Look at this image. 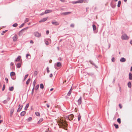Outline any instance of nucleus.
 <instances>
[{
	"label": "nucleus",
	"mask_w": 132,
	"mask_h": 132,
	"mask_svg": "<svg viewBox=\"0 0 132 132\" xmlns=\"http://www.w3.org/2000/svg\"><path fill=\"white\" fill-rule=\"evenodd\" d=\"M30 78H29L28 80H27V81L26 82V84L27 85H28L29 84V82H30Z\"/></svg>",
	"instance_id": "obj_26"
},
{
	"label": "nucleus",
	"mask_w": 132,
	"mask_h": 132,
	"mask_svg": "<svg viewBox=\"0 0 132 132\" xmlns=\"http://www.w3.org/2000/svg\"><path fill=\"white\" fill-rule=\"evenodd\" d=\"M18 38V37L17 35L16 34H15L14 35V36L13 37V41L15 42L16 41Z\"/></svg>",
	"instance_id": "obj_8"
},
{
	"label": "nucleus",
	"mask_w": 132,
	"mask_h": 132,
	"mask_svg": "<svg viewBox=\"0 0 132 132\" xmlns=\"http://www.w3.org/2000/svg\"><path fill=\"white\" fill-rule=\"evenodd\" d=\"M93 28L94 30H95L96 29V28L95 25H93Z\"/></svg>",
	"instance_id": "obj_33"
},
{
	"label": "nucleus",
	"mask_w": 132,
	"mask_h": 132,
	"mask_svg": "<svg viewBox=\"0 0 132 132\" xmlns=\"http://www.w3.org/2000/svg\"><path fill=\"white\" fill-rule=\"evenodd\" d=\"M23 106V105H21V107H19L17 110V112H20V110H21V109L22 108Z\"/></svg>",
	"instance_id": "obj_20"
},
{
	"label": "nucleus",
	"mask_w": 132,
	"mask_h": 132,
	"mask_svg": "<svg viewBox=\"0 0 132 132\" xmlns=\"http://www.w3.org/2000/svg\"><path fill=\"white\" fill-rule=\"evenodd\" d=\"M49 33V31L48 30L46 31V34L48 35V34Z\"/></svg>",
	"instance_id": "obj_58"
},
{
	"label": "nucleus",
	"mask_w": 132,
	"mask_h": 132,
	"mask_svg": "<svg viewBox=\"0 0 132 132\" xmlns=\"http://www.w3.org/2000/svg\"><path fill=\"white\" fill-rule=\"evenodd\" d=\"M39 85H36L35 87V89L36 90H37L39 88Z\"/></svg>",
	"instance_id": "obj_36"
},
{
	"label": "nucleus",
	"mask_w": 132,
	"mask_h": 132,
	"mask_svg": "<svg viewBox=\"0 0 132 132\" xmlns=\"http://www.w3.org/2000/svg\"><path fill=\"white\" fill-rule=\"evenodd\" d=\"M34 36L38 38L40 37L41 35V34L39 33L37 31H36L34 32Z\"/></svg>",
	"instance_id": "obj_4"
},
{
	"label": "nucleus",
	"mask_w": 132,
	"mask_h": 132,
	"mask_svg": "<svg viewBox=\"0 0 132 132\" xmlns=\"http://www.w3.org/2000/svg\"><path fill=\"white\" fill-rule=\"evenodd\" d=\"M9 90L10 91H12L13 90L14 87L12 86L9 87Z\"/></svg>",
	"instance_id": "obj_27"
},
{
	"label": "nucleus",
	"mask_w": 132,
	"mask_h": 132,
	"mask_svg": "<svg viewBox=\"0 0 132 132\" xmlns=\"http://www.w3.org/2000/svg\"><path fill=\"white\" fill-rule=\"evenodd\" d=\"M34 89V87H33V88L32 90V92H31V94L32 95H33V94Z\"/></svg>",
	"instance_id": "obj_50"
},
{
	"label": "nucleus",
	"mask_w": 132,
	"mask_h": 132,
	"mask_svg": "<svg viewBox=\"0 0 132 132\" xmlns=\"http://www.w3.org/2000/svg\"><path fill=\"white\" fill-rule=\"evenodd\" d=\"M71 89L72 88H71L69 92H68V93L67 94V95L68 96H69L70 95V94H71Z\"/></svg>",
	"instance_id": "obj_23"
},
{
	"label": "nucleus",
	"mask_w": 132,
	"mask_h": 132,
	"mask_svg": "<svg viewBox=\"0 0 132 132\" xmlns=\"http://www.w3.org/2000/svg\"><path fill=\"white\" fill-rule=\"evenodd\" d=\"M48 17L46 18H44L42 19L39 21V22H43L46 21Z\"/></svg>",
	"instance_id": "obj_9"
},
{
	"label": "nucleus",
	"mask_w": 132,
	"mask_h": 132,
	"mask_svg": "<svg viewBox=\"0 0 132 132\" xmlns=\"http://www.w3.org/2000/svg\"><path fill=\"white\" fill-rule=\"evenodd\" d=\"M14 108L12 109L10 111V116H12L13 114V113L14 111Z\"/></svg>",
	"instance_id": "obj_16"
},
{
	"label": "nucleus",
	"mask_w": 132,
	"mask_h": 132,
	"mask_svg": "<svg viewBox=\"0 0 132 132\" xmlns=\"http://www.w3.org/2000/svg\"><path fill=\"white\" fill-rule=\"evenodd\" d=\"M30 56V55L29 54H26V57H27V58H28V56Z\"/></svg>",
	"instance_id": "obj_53"
},
{
	"label": "nucleus",
	"mask_w": 132,
	"mask_h": 132,
	"mask_svg": "<svg viewBox=\"0 0 132 132\" xmlns=\"http://www.w3.org/2000/svg\"><path fill=\"white\" fill-rule=\"evenodd\" d=\"M120 61L121 62H124L126 61V59L125 58L122 57L120 59Z\"/></svg>",
	"instance_id": "obj_15"
},
{
	"label": "nucleus",
	"mask_w": 132,
	"mask_h": 132,
	"mask_svg": "<svg viewBox=\"0 0 132 132\" xmlns=\"http://www.w3.org/2000/svg\"><path fill=\"white\" fill-rule=\"evenodd\" d=\"M36 80H35L33 83V87H35V84H36Z\"/></svg>",
	"instance_id": "obj_29"
},
{
	"label": "nucleus",
	"mask_w": 132,
	"mask_h": 132,
	"mask_svg": "<svg viewBox=\"0 0 132 132\" xmlns=\"http://www.w3.org/2000/svg\"><path fill=\"white\" fill-rule=\"evenodd\" d=\"M71 13V12H63L61 13V14L62 15H68Z\"/></svg>",
	"instance_id": "obj_10"
},
{
	"label": "nucleus",
	"mask_w": 132,
	"mask_h": 132,
	"mask_svg": "<svg viewBox=\"0 0 132 132\" xmlns=\"http://www.w3.org/2000/svg\"><path fill=\"white\" fill-rule=\"evenodd\" d=\"M130 43L131 44H132V40H130Z\"/></svg>",
	"instance_id": "obj_63"
},
{
	"label": "nucleus",
	"mask_w": 132,
	"mask_h": 132,
	"mask_svg": "<svg viewBox=\"0 0 132 132\" xmlns=\"http://www.w3.org/2000/svg\"><path fill=\"white\" fill-rule=\"evenodd\" d=\"M37 72L36 71H35L34 72V75H35V76H36L37 74Z\"/></svg>",
	"instance_id": "obj_42"
},
{
	"label": "nucleus",
	"mask_w": 132,
	"mask_h": 132,
	"mask_svg": "<svg viewBox=\"0 0 132 132\" xmlns=\"http://www.w3.org/2000/svg\"><path fill=\"white\" fill-rule=\"evenodd\" d=\"M45 13V12H43L42 13H41L40 14V15H43Z\"/></svg>",
	"instance_id": "obj_56"
},
{
	"label": "nucleus",
	"mask_w": 132,
	"mask_h": 132,
	"mask_svg": "<svg viewBox=\"0 0 132 132\" xmlns=\"http://www.w3.org/2000/svg\"><path fill=\"white\" fill-rule=\"evenodd\" d=\"M10 98L9 97H8L6 100H5L3 101V103L4 104H6L7 102L10 100Z\"/></svg>",
	"instance_id": "obj_7"
},
{
	"label": "nucleus",
	"mask_w": 132,
	"mask_h": 132,
	"mask_svg": "<svg viewBox=\"0 0 132 132\" xmlns=\"http://www.w3.org/2000/svg\"><path fill=\"white\" fill-rule=\"evenodd\" d=\"M43 120V119L42 118H40L38 122V124L40 123L41 122H42Z\"/></svg>",
	"instance_id": "obj_28"
},
{
	"label": "nucleus",
	"mask_w": 132,
	"mask_h": 132,
	"mask_svg": "<svg viewBox=\"0 0 132 132\" xmlns=\"http://www.w3.org/2000/svg\"><path fill=\"white\" fill-rule=\"evenodd\" d=\"M29 105V103L27 104L26 106L24 108V110H26L27 109V108H28Z\"/></svg>",
	"instance_id": "obj_22"
},
{
	"label": "nucleus",
	"mask_w": 132,
	"mask_h": 132,
	"mask_svg": "<svg viewBox=\"0 0 132 132\" xmlns=\"http://www.w3.org/2000/svg\"><path fill=\"white\" fill-rule=\"evenodd\" d=\"M89 62H90L91 64H92L93 65L95 66V65L94 63H93V61H92L90 60Z\"/></svg>",
	"instance_id": "obj_34"
},
{
	"label": "nucleus",
	"mask_w": 132,
	"mask_h": 132,
	"mask_svg": "<svg viewBox=\"0 0 132 132\" xmlns=\"http://www.w3.org/2000/svg\"><path fill=\"white\" fill-rule=\"evenodd\" d=\"M56 65L57 67H61L62 65L60 62H57L56 64Z\"/></svg>",
	"instance_id": "obj_19"
},
{
	"label": "nucleus",
	"mask_w": 132,
	"mask_h": 132,
	"mask_svg": "<svg viewBox=\"0 0 132 132\" xmlns=\"http://www.w3.org/2000/svg\"><path fill=\"white\" fill-rule=\"evenodd\" d=\"M112 61L113 62H114L115 61V58L114 57H113L112 59Z\"/></svg>",
	"instance_id": "obj_51"
},
{
	"label": "nucleus",
	"mask_w": 132,
	"mask_h": 132,
	"mask_svg": "<svg viewBox=\"0 0 132 132\" xmlns=\"http://www.w3.org/2000/svg\"><path fill=\"white\" fill-rule=\"evenodd\" d=\"M40 88L42 89H43L44 88V86L43 84H40Z\"/></svg>",
	"instance_id": "obj_31"
},
{
	"label": "nucleus",
	"mask_w": 132,
	"mask_h": 132,
	"mask_svg": "<svg viewBox=\"0 0 132 132\" xmlns=\"http://www.w3.org/2000/svg\"><path fill=\"white\" fill-rule=\"evenodd\" d=\"M129 79L130 80H132V74L130 72L129 74Z\"/></svg>",
	"instance_id": "obj_17"
},
{
	"label": "nucleus",
	"mask_w": 132,
	"mask_h": 132,
	"mask_svg": "<svg viewBox=\"0 0 132 132\" xmlns=\"http://www.w3.org/2000/svg\"><path fill=\"white\" fill-rule=\"evenodd\" d=\"M121 38L122 39L128 40L129 39V37L126 34L123 35L121 36Z\"/></svg>",
	"instance_id": "obj_3"
},
{
	"label": "nucleus",
	"mask_w": 132,
	"mask_h": 132,
	"mask_svg": "<svg viewBox=\"0 0 132 132\" xmlns=\"http://www.w3.org/2000/svg\"><path fill=\"white\" fill-rule=\"evenodd\" d=\"M32 119V118L31 117H30L28 118V121H30Z\"/></svg>",
	"instance_id": "obj_49"
},
{
	"label": "nucleus",
	"mask_w": 132,
	"mask_h": 132,
	"mask_svg": "<svg viewBox=\"0 0 132 132\" xmlns=\"http://www.w3.org/2000/svg\"><path fill=\"white\" fill-rule=\"evenodd\" d=\"M21 58V57L20 56H18L17 58L15 60V62H19L20 61V59Z\"/></svg>",
	"instance_id": "obj_14"
},
{
	"label": "nucleus",
	"mask_w": 132,
	"mask_h": 132,
	"mask_svg": "<svg viewBox=\"0 0 132 132\" xmlns=\"http://www.w3.org/2000/svg\"><path fill=\"white\" fill-rule=\"evenodd\" d=\"M130 70L131 71H132V67H131Z\"/></svg>",
	"instance_id": "obj_64"
},
{
	"label": "nucleus",
	"mask_w": 132,
	"mask_h": 132,
	"mask_svg": "<svg viewBox=\"0 0 132 132\" xmlns=\"http://www.w3.org/2000/svg\"><path fill=\"white\" fill-rule=\"evenodd\" d=\"M45 43L47 45H48L49 44L48 42L47 41H46L45 42Z\"/></svg>",
	"instance_id": "obj_52"
},
{
	"label": "nucleus",
	"mask_w": 132,
	"mask_h": 132,
	"mask_svg": "<svg viewBox=\"0 0 132 132\" xmlns=\"http://www.w3.org/2000/svg\"><path fill=\"white\" fill-rule=\"evenodd\" d=\"M74 26H75V25H74V24H73V23H72L71 24L70 26L71 27L73 28L74 27Z\"/></svg>",
	"instance_id": "obj_45"
},
{
	"label": "nucleus",
	"mask_w": 132,
	"mask_h": 132,
	"mask_svg": "<svg viewBox=\"0 0 132 132\" xmlns=\"http://www.w3.org/2000/svg\"><path fill=\"white\" fill-rule=\"evenodd\" d=\"M50 77L51 78H52L53 77V75L52 73H51L50 75Z\"/></svg>",
	"instance_id": "obj_54"
},
{
	"label": "nucleus",
	"mask_w": 132,
	"mask_h": 132,
	"mask_svg": "<svg viewBox=\"0 0 132 132\" xmlns=\"http://www.w3.org/2000/svg\"><path fill=\"white\" fill-rule=\"evenodd\" d=\"M28 28V27H26V28L24 29H23L21 30L19 32V34L20 35V34H22V32L23 31H24V30L27 29Z\"/></svg>",
	"instance_id": "obj_12"
},
{
	"label": "nucleus",
	"mask_w": 132,
	"mask_h": 132,
	"mask_svg": "<svg viewBox=\"0 0 132 132\" xmlns=\"http://www.w3.org/2000/svg\"><path fill=\"white\" fill-rule=\"evenodd\" d=\"M18 26V24L17 23H15L12 26L13 27H16Z\"/></svg>",
	"instance_id": "obj_39"
},
{
	"label": "nucleus",
	"mask_w": 132,
	"mask_h": 132,
	"mask_svg": "<svg viewBox=\"0 0 132 132\" xmlns=\"http://www.w3.org/2000/svg\"><path fill=\"white\" fill-rule=\"evenodd\" d=\"M113 125L116 128L118 129V128L119 127L118 125L116 124L115 123H114Z\"/></svg>",
	"instance_id": "obj_32"
},
{
	"label": "nucleus",
	"mask_w": 132,
	"mask_h": 132,
	"mask_svg": "<svg viewBox=\"0 0 132 132\" xmlns=\"http://www.w3.org/2000/svg\"><path fill=\"white\" fill-rule=\"evenodd\" d=\"M49 69V68L48 67H47V72L48 73L50 72V70Z\"/></svg>",
	"instance_id": "obj_44"
},
{
	"label": "nucleus",
	"mask_w": 132,
	"mask_h": 132,
	"mask_svg": "<svg viewBox=\"0 0 132 132\" xmlns=\"http://www.w3.org/2000/svg\"><path fill=\"white\" fill-rule=\"evenodd\" d=\"M12 79H13V80H15L16 79V78L15 77H13V78H12Z\"/></svg>",
	"instance_id": "obj_61"
},
{
	"label": "nucleus",
	"mask_w": 132,
	"mask_h": 132,
	"mask_svg": "<svg viewBox=\"0 0 132 132\" xmlns=\"http://www.w3.org/2000/svg\"><path fill=\"white\" fill-rule=\"evenodd\" d=\"M83 2L88 3V1L87 0H79L75 2H73V4H76L79 3H82Z\"/></svg>",
	"instance_id": "obj_2"
},
{
	"label": "nucleus",
	"mask_w": 132,
	"mask_h": 132,
	"mask_svg": "<svg viewBox=\"0 0 132 132\" xmlns=\"http://www.w3.org/2000/svg\"><path fill=\"white\" fill-rule=\"evenodd\" d=\"M121 4V1H119L118 3V7H120V6Z\"/></svg>",
	"instance_id": "obj_30"
},
{
	"label": "nucleus",
	"mask_w": 132,
	"mask_h": 132,
	"mask_svg": "<svg viewBox=\"0 0 132 132\" xmlns=\"http://www.w3.org/2000/svg\"><path fill=\"white\" fill-rule=\"evenodd\" d=\"M77 102H78V105H80L82 102V97L81 96H80V97L79 99L78 100Z\"/></svg>",
	"instance_id": "obj_6"
},
{
	"label": "nucleus",
	"mask_w": 132,
	"mask_h": 132,
	"mask_svg": "<svg viewBox=\"0 0 132 132\" xmlns=\"http://www.w3.org/2000/svg\"><path fill=\"white\" fill-rule=\"evenodd\" d=\"M29 20L28 18H26L25 20L24 21V22L26 23L29 21Z\"/></svg>",
	"instance_id": "obj_37"
},
{
	"label": "nucleus",
	"mask_w": 132,
	"mask_h": 132,
	"mask_svg": "<svg viewBox=\"0 0 132 132\" xmlns=\"http://www.w3.org/2000/svg\"><path fill=\"white\" fill-rule=\"evenodd\" d=\"M52 24L55 26H57L59 24V23L58 22L56 21H52Z\"/></svg>",
	"instance_id": "obj_11"
},
{
	"label": "nucleus",
	"mask_w": 132,
	"mask_h": 132,
	"mask_svg": "<svg viewBox=\"0 0 132 132\" xmlns=\"http://www.w3.org/2000/svg\"><path fill=\"white\" fill-rule=\"evenodd\" d=\"M10 65H13V63L12 62H11L10 63Z\"/></svg>",
	"instance_id": "obj_62"
},
{
	"label": "nucleus",
	"mask_w": 132,
	"mask_h": 132,
	"mask_svg": "<svg viewBox=\"0 0 132 132\" xmlns=\"http://www.w3.org/2000/svg\"><path fill=\"white\" fill-rule=\"evenodd\" d=\"M30 43L31 44H33L34 43V42L32 40H31L30 41Z\"/></svg>",
	"instance_id": "obj_57"
},
{
	"label": "nucleus",
	"mask_w": 132,
	"mask_h": 132,
	"mask_svg": "<svg viewBox=\"0 0 132 132\" xmlns=\"http://www.w3.org/2000/svg\"><path fill=\"white\" fill-rule=\"evenodd\" d=\"M59 122V125L60 127L63 128L67 126V124L65 121L60 120Z\"/></svg>",
	"instance_id": "obj_1"
},
{
	"label": "nucleus",
	"mask_w": 132,
	"mask_h": 132,
	"mask_svg": "<svg viewBox=\"0 0 132 132\" xmlns=\"http://www.w3.org/2000/svg\"><path fill=\"white\" fill-rule=\"evenodd\" d=\"M73 114H71L69 116H67V117L68 118V119L70 120H72L73 119Z\"/></svg>",
	"instance_id": "obj_5"
},
{
	"label": "nucleus",
	"mask_w": 132,
	"mask_h": 132,
	"mask_svg": "<svg viewBox=\"0 0 132 132\" xmlns=\"http://www.w3.org/2000/svg\"><path fill=\"white\" fill-rule=\"evenodd\" d=\"M5 80L6 81V83H8V79L7 78H6V77L5 78Z\"/></svg>",
	"instance_id": "obj_46"
},
{
	"label": "nucleus",
	"mask_w": 132,
	"mask_h": 132,
	"mask_svg": "<svg viewBox=\"0 0 132 132\" xmlns=\"http://www.w3.org/2000/svg\"><path fill=\"white\" fill-rule=\"evenodd\" d=\"M28 76V75L27 74L25 75L24 78V80H25L26 79V78H27Z\"/></svg>",
	"instance_id": "obj_41"
},
{
	"label": "nucleus",
	"mask_w": 132,
	"mask_h": 132,
	"mask_svg": "<svg viewBox=\"0 0 132 132\" xmlns=\"http://www.w3.org/2000/svg\"><path fill=\"white\" fill-rule=\"evenodd\" d=\"M111 46V44H109V48H110Z\"/></svg>",
	"instance_id": "obj_60"
},
{
	"label": "nucleus",
	"mask_w": 132,
	"mask_h": 132,
	"mask_svg": "<svg viewBox=\"0 0 132 132\" xmlns=\"http://www.w3.org/2000/svg\"><path fill=\"white\" fill-rule=\"evenodd\" d=\"M26 113L25 111H23L21 113L20 115L22 116H23L26 114Z\"/></svg>",
	"instance_id": "obj_21"
},
{
	"label": "nucleus",
	"mask_w": 132,
	"mask_h": 132,
	"mask_svg": "<svg viewBox=\"0 0 132 132\" xmlns=\"http://www.w3.org/2000/svg\"><path fill=\"white\" fill-rule=\"evenodd\" d=\"M52 11L51 10H47L45 11V13L47 14L49 13H51L52 12Z\"/></svg>",
	"instance_id": "obj_13"
},
{
	"label": "nucleus",
	"mask_w": 132,
	"mask_h": 132,
	"mask_svg": "<svg viewBox=\"0 0 132 132\" xmlns=\"http://www.w3.org/2000/svg\"><path fill=\"white\" fill-rule=\"evenodd\" d=\"M35 114L37 116H39L40 115L39 113L37 112H35Z\"/></svg>",
	"instance_id": "obj_43"
},
{
	"label": "nucleus",
	"mask_w": 132,
	"mask_h": 132,
	"mask_svg": "<svg viewBox=\"0 0 132 132\" xmlns=\"http://www.w3.org/2000/svg\"><path fill=\"white\" fill-rule=\"evenodd\" d=\"M24 23H23L20 26H19V28H21V27H23V26H24Z\"/></svg>",
	"instance_id": "obj_47"
},
{
	"label": "nucleus",
	"mask_w": 132,
	"mask_h": 132,
	"mask_svg": "<svg viewBox=\"0 0 132 132\" xmlns=\"http://www.w3.org/2000/svg\"><path fill=\"white\" fill-rule=\"evenodd\" d=\"M81 116L80 115V114L78 116V121H79L81 118Z\"/></svg>",
	"instance_id": "obj_38"
},
{
	"label": "nucleus",
	"mask_w": 132,
	"mask_h": 132,
	"mask_svg": "<svg viewBox=\"0 0 132 132\" xmlns=\"http://www.w3.org/2000/svg\"><path fill=\"white\" fill-rule=\"evenodd\" d=\"M7 31V30H6L5 31H3L1 33L2 35H3L4 33H5Z\"/></svg>",
	"instance_id": "obj_40"
},
{
	"label": "nucleus",
	"mask_w": 132,
	"mask_h": 132,
	"mask_svg": "<svg viewBox=\"0 0 132 132\" xmlns=\"http://www.w3.org/2000/svg\"><path fill=\"white\" fill-rule=\"evenodd\" d=\"M15 73L14 72H12L10 73V76L11 77L15 75Z\"/></svg>",
	"instance_id": "obj_24"
},
{
	"label": "nucleus",
	"mask_w": 132,
	"mask_h": 132,
	"mask_svg": "<svg viewBox=\"0 0 132 132\" xmlns=\"http://www.w3.org/2000/svg\"><path fill=\"white\" fill-rule=\"evenodd\" d=\"M119 107L120 108V109H121L122 108V106L121 105V104H119Z\"/></svg>",
	"instance_id": "obj_55"
},
{
	"label": "nucleus",
	"mask_w": 132,
	"mask_h": 132,
	"mask_svg": "<svg viewBox=\"0 0 132 132\" xmlns=\"http://www.w3.org/2000/svg\"><path fill=\"white\" fill-rule=\"evenodd\" d=\"M5 88V85H3V87L2 88V90L3 91L4 90Z\"/></svg>",
	"instance_id": "obj_48"
},
{
	"label": "nucleus",
	"mask_w": 132,
	"mask_h": 132,
	"mask_svg": "<svg viewBox=\"0 0 132 132\" xmlns=\"http://www.w3.org/2000/svg\"><path fill=\"white\" fill-rule=\"evenodd\" d=\"M46 105L48 108H49L50 107V106L48 104H47Z\"/></svg>",
	"instance_id": "obj_59"
},
{
	"label": "nucleus",
	"mask_w": 132,
	"mask_h": 132,
	"mask_svg": "<svg viewBox=\"0 0 132 132\" xmlns=\"http://www.w3.org/2000/svg\"><path fill=\"white\" fill-rule=\"evenodd\" d=\"M117 122L119 123L120 124L121 123V119L120 118H118L117 120Z\"/></svg>",
	"instance_id": "obj_35"
},
{
	"label": "nucleus",
	"mask_w": 132,
	"mask_h": 132,
	"mask_svg": "<svg viewBox=\"0 0 132 132\" xmlns=\"http://www.w3.org/2000/svg\"><path fill=\"white\" fill-rule=\"evenodd\" d=\"M128 85L129 87L130 88L131 86V83L129 82L128 84Z\"/></svg>",
	"instance_id": "obj_25"
},
{
	"label": "nucleus",
	"mask_w": 132,
	"mask_h": 132,
	"mask_svg": "<svg viewBox=\"0 0 132 132\" xmlns=\"http://www.w3.org/2000/svg\"><path fill=\"white\" fill-rule=\"evenodd\" d=\"M21 64L20 63H18L16 66L18 68H19L21 67Z\"/></svg>",
	"instance_id": "obj_18"
}]
</instances>
